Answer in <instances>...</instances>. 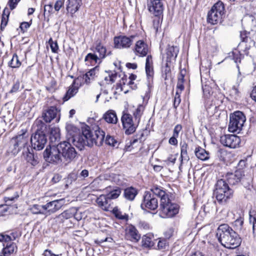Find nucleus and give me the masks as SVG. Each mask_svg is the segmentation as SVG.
<instances>
[{"label":"nucleus","instance_id":"nucleus-1","mask_svg":"<svg viewBox=\"0 0 256 256\" xmlns=\"http://www.w3.org/2000/svg\"><path fill=\"white\" fill-rule=\"evenodd\" d=\"M216 236L222 245L227 248H237L242 243L240 236L226 224L219 226L216 230Z\"/></svg>","mask_w":256,"mask_h":256},{"label":"nucleus","instance_id":"nucleus-2","mask_svg":"<svg viewBox=\"0 0 256 256\" xmlns=\"http://www.w3.org/2000/svg\"><path fill=\"white\" fill-rule=\"evenodd\" d=\"M154 193L160 198V210L162 218H172L179 211V206L171 202L169 193L164 190L154 188Z\"/></svg>","mask_w":256,"mask_h":256},{"label":"nucleus","instance_id":"nucleus-3","mask_svg":"<svg viewBox=\"0 0 256 256\" xmlns=\"http://www.w3.org/2000/svg\"><path fill=\"white\" fill-rule=\"evenodd\" d=\"M66 128L70 134L72 136V142L74 146L80 150H82L85 146H89L90 129L88 126L82 128V134L76 135L73 134L72 132V131L74 132L77 130L76 128L72 124H67Z\"/></svg>","mask_w":256,"mask_h":256},{"label":"nucleus","instance_id":"nucleus-4","mask_svg":"<svg viewBox=\"0 0 256 256\" xmlns=\"http://www.w3.org/2000/svg\"><path fill=\"white\" fill-rule=\"evenodd\" d=\"M214 194L218 202L220 204H226L233 194V190L228 184L223 179L218 180L216 185Z\"/></svg>","mask_w":256,"mask_h":256},{"label":"nucleus","instance_id":"nucleus-5","mask_svg":"<svg viewBox=\"0 0 256 256\" xmlns=\"http://www.w3.org/2000/svg\"><path fill=\"white\" fill-rule=\"evenodd\" d=\"M28 139L26 136V132L16 136L10 142L8 152L14 156L16 155L22 149L25 150L28 144Z\"/></svg>","mask_w":256,"mask_h":256},{"label":"nucleus","instance_id":"nucleus-6","mask_svg":"<svg viewBox=\"0 0 256 256\" xmlns=\"http://www.w3.org/2000/svg\"><path fill=\"white\" fill-rule=\"evenodd\" d=\"M224 5L223 2L218 0L211 8L208 13L207 22L212 24H217L221 21L224 13Z\"/></svg>","mask_w":256,"mask_h":256},{"label":"nucleus","instance_id":"nucleus-7","mask_svg":"<svg viewBox=\"0 0 256 256\" xmlns=\"http://www.w3.org/2000/svg\"><path fill=\"white\" fill-rule=\"evenodd\" d=\"M158 188L161 190L164 188L160 186H154L150 188V191H147L144 192L143 196L142 202L141 204V208H147L150 210H155L158 207V200L156 198V196L158 197L154 193V189Z\"/></svg>","mask_w":256,"mask_h":256},{"label":"nucleus","instance_id":"nucleus-8","mask_svg":"<svg viewBox=\"0 0 256 256\" xmlns=\"http://www.w3.org/2000/svg\"><path fill=\"white\" fill-rule=\"evenodd\" d=\"M246 118L240 111H236L230 115L228 130L232 132L239 133L242 130Z\"/></svg>","mask_w":256,"mask_h":256},{"label":"nucleus","instance_id":"nucleus-9","mask_svg":"<svg viewBox=\"0 0 256 256\" xmlns=\"http://www.w3.org/2000/svg\"><path fill=\"white\" fill-rule=\"evenodd\" d=\"M44 158L50 163L58 164L62 162L60 150L58 148V144L46 147L43 153Z\"/></svg>","mask_w":256,"mask_h":256},{"label":"nucleus","instance_id":"nucleus-10","mask_svg":"<svg viewBox=\"0 0 256 256\" xmlns=\"http://www.w3.org/2000/svg\"><path fill=\"white\" fill-rule=\"evenodd\" d=\"M121 120L125 134L127 135L133 134L138 125V123L136 121L132 116L127 112H124Z\"/></svg>","mask_w":256,"mask_h":256},{"label":"nucleus","instance_id":"nucleus-11","mask_svg":"<svg viewBox=\"0 0 256 256\" xmlns=\"http://www.w3.org/2000/svg\"><path fill=\"white\" fill-rule=\"evenodd\" d=\"M58 148L62 157L68 162L72 161L76 156L77 152L75 148L68 142L64 141L58 143Z\"/></svg>","mask_w":256,"mask_h":256},{"label":"nucleus","instance_id":"nucleus-12","mask_svg":"<svg viewBox=\"0 0 256 256\" xmlns=\"http://www.w3.org/2000/svg\"><path fill=\"white\" fill-rule=\"evenodd\" d=\"M165 0H146L148 12L154 16H163Z\"/></svg>","mask_w":256,"mask_h":256},{"label":"nucleus","instance_id":"nucleus-13","mask_svg":"<svg viewBox=\"0 0 256 256\" xmlns=\"http://www.w3.org/2000/svg\"><path fill=\"white\" fill-rule=\"evenodd\" d=\"M48 141L47 136L44 134H34L30 138L32 148L36 150H42Z\"/></svg>","mask_w":256,"mask_h":256},{"label":"nucleus","instance_id":"nucleus-14","mask_svg":"<svg viewBox=\"0 0 256 256\" xmlns=\"http://www.w3.org/2000/svg\"><path fill=\"white\" fill-rule=\"evenodd\" d=\"M105 137L104 132L98 126L94 128V134H92L90 130V141H89V146H92L94 144L98 146L102 145Z\"/></svg>","mask_w":256,"mask_h":256},{"label":"nucleus","instance_id":"nucleus-15","mask_svg":"<svg viewBox=\"0 0 256 256\" xmlns=\"http://www.w3.org/2000/svg\"><path fill=\"white\" fill-rule=\"evenodd\" d=\"M64 199L54 200L42 206V208L45 210L44 214L50 215L58 210L64 204Z\"/></svg>","mask_w":256,"mask_h":256},{"label":"nucleus","instance_id":"nucleus-16","mask_svg":"<svg viewBox=\"0 0 256 256\" xmlns=\"http://www.w3.org/2000/svg\"><path fill=\"white\" fill-rule=\"evenodd\" d=\"M134 38V36L129 37L124 36H116L114 40V47L117 48H128L132 44Z\"/></svg>","mask_w":256,"mask_h":256},{"label":"nucleus","instance_id":"nucleus-17","mask_svg":"<svg viewBox=\"0 0 256 256\" xmlns=\"http://www.w3.org/2000/svg\"><path fill=\"white\" fill-rule=\"evenodd\" d=\"M244 172L242 169L235 171L234 173H228L226 176V181L228 185H236L243 180L244 178Z\"/></svg>","mask_w":256,"mask_h":256},{"label":"nucleus","instance_id":"nucleus-18","mask_svg":"<svg viewBox=\"0 0 256 256\" xmlns=\"http://www.w3.org/2000/svg\"><path fill=\"white\" fill-rule=\"evenodd\" d=\"M220 142L226 146L235 148L239 145L240 140V138L234 134H226L220 137Z\"/></svg>","mask_w":256,"mask_h":256},{"label":"nucleus","instance_id":"nucleus-19","mask_svg":"<svg viewBox=\"0 0 256 256\" xmlns=\"http://www.w3.org/2000/svg\"><path fill=\"white\" fill-rule=\"evenodd\" d=\"M22 154L26 162L33 166H36L39 163V158L36 154H34L33 150L28 148V144L24 150L22 151Z\"/></svg>","mask_w":256,"mask_h":256},{"label":"nucleus","instance_id":"nucleus-20","mask_svg":"<svg viewBox=\"0 0 256 256\" xmlns=\"http://www.w3.org/2000/svg\"><path fill=\"white\" fill-rule=\"evenodd\" d=\"M58 112L59 110L56 106H51L43 111L42 118L46 122H50L56 117Z\"/></svg>","mask_w":256,"mask_h":256},{"label":"nucleus","instance_id":"nucleus-21","mask_svg":"<svg viewBox=\"0 0 256 256\" xmlns=\"http://www.w3.org/2000/svg\"><path fill=\"white\" fill-rule=\"evenodd\" d=\"M99 72V67L96 66L94 68L90 70L85 74L82 75V78L84 80V84H90L92 81L95 80Z\"/></svg>","mask_w":256,"mask_h":256},{"label":"nucleus","instance_id":"nucleus-22","mask_svg":"<svg viewBox=\"0 0 256 256\" xmlns=\"http://www.w3.org/2000/svg\"><path fill=\"white\" fill-rule=\"evenodd\" d=\"M126 236L132 242H137L140 238V235L139 234L137 229L133 226H128L126 230Z\"/></svg>","mask_w":256,"mask_h":256},{"label":"nucleus","instance_id":"nucleus-23","mask_svg":"<svg viewBox=\"0 0 256 256\" xmlns=\"http://www.w3.org/2000/svg\"><path fill=\"white\" fill-rule=\"evenodd\" d=\"M96 203L102 210L108 211L110 206V200L106 195L102 194L96 199Z\"/></svg>","mask_w":256,"mask_h":256},{"label":"nucleus","instance_id":"nucleus-24","mask_svg":"<svg viewBox=\"0 0 256 256\" xmlns=\"http://www.w3.org/2000/svg\"><path fill=\"white\" fill-rule=\"evenodd\" d=\"M82 4V0H68L66 10L72 14H74L79 10Z\"/></svg>","mask_w":256,"mask_h":256},{"label":"nucleus","instance_id":"nucleus-25","mask_svg":"<svg viewBox=\"0 0 256 256\" xmlns=\"http://www.w3.org/2000/svg\"><path fill=\"white\" fill-rule=\"evenodd\" d=\"M135 50L140 56H146L148 52V45L143 40H138L136 44Z\"/></svg>","mask_w":256,"mask_h":256},{"label":"nucleus","instance_id":"nucleus-26","mask_svg":"<svg viewBox=\"0 0 256 256\" xmlns=\"http://www.w3.org/2000/svg\"><path fill=\"white\" fill-rule=\"evenodd\" d=\"M95 49L96 52L98 54V57L100 60L104 58L106 56L112 54L111 51L107 52L106 48L101 44L100 42L96 43Z\"/></svg>","mask_w":256,"mask_h":256},{"label":"nucleus","instance_id":"nucleus-27","mask_svg":"<svg viewBox=\"0 0 256 256\" xmlns=\"http://www.w3.org/2000/svg\"><path fill=\"white\" fill-rule=\"evenodd\" d=\"M180 165L182 164L184 161L188 162L190 160V157L188 154V144L185 142H181L180 144Z\"/></svg>","mask_w":256,"mask_h":256},{"label":"nucleus","instance_id":"nucleus-28","mask_svg":"<svg viewBox=\"0 0 256 256\" xmlns=\"http://www.w3.org/2000/svg\"><path fill=\"white\" fill-rule=\"evenodd\" d=\"M138 194V191L137 189L130 186L124 190V196L126 200L130 201H132L134 200Z\"/></svg>","mask_w":256,"mask_h":256},{"label":"nucleus","instance_id":"nucleus-29","mask_svg":"<svg viewBox=\"0 0 256 256\" xmlns=\"http://www.w3.org/2000/svg\"><path fill=\"white\" fill-rule=\"evenodd\" d=\"M146 72L148 78H152L154 75L153 62L150 55L147 56L146 62Z\"/></svg>","mask_w":256,"mask_h":256},{"label":"nucleus","instance_id":"nucleus-30","mask_svg":"<svg viewBox=\"0 0 256 256\" xmlns=\"http://www.w3.org/2000/svg\"><path fill=\"white\" fill-rule=\"evenodd\" d=\"M60 132L59 128H52L50 132V142L52 145L56 146L60 143Z\"/></svg>","mask_w":256,"mask_h":256},{"label":"nucleus","instance_id":"nucleus-31","mask_svg":"<svg viewBox=\"0 0 256 256\" xmlns=\"http://www.w3.org/2000/svg\"><path fill=\"white\" fill-rule=\"evenodd\" d=\"M104 120L109 124H116L118 122L116 113L112 110H108L103 116Z\"/></svg>","mask_w":256,"mask_h":256},{"label":"nucleus","instance_id":"nucleus-32","mask_svg":"<svg viewBox=\"0 0 256 256\" xmlns=\"http://www.w3.org/2000/svg\"><path fill=\"white\" fill-rule=\"evenodd\" d=\"M242 22L246 26L252 30L256 26V20L254 17L252 15L246 16L242 20Z\"/></svg>","mask_w":256,"mask_h":256},{"label":"nucleus","instance_id":"nucleus-33","mask_svg":"<svg viewBox=\"0 0 256 256\" xmlns=\"http://www.w3.org/2000/svg\"><path fill=\"white\" fill-rule=\"evenodd\" d=\"M194 153L196 156L202 160H206L210 158L208 152L200 147L196 148L195 149Z\"/></svg>","mask_w":256,"mask_h":256},{"label":"nucleus","instance_id":"nucleus-34","mask_svg":"<svg viewBox=\"0 0 256 256\" xmlns=\"http://www.w3.org/2000/svg\"><path fill=\"white\" fill-rule=\"evenodd\" d=\"M16 250L17 246L15 243L12 242L10 244H7L3 248L2 252L4 256H9L12 254L16 253Z\"/></svg>","mask_w":256,"mask_h":256},{"label":"nucleus","instance_id":"nucleus-35","mask_svg":"<svg viewBox=\"0 0 256 256\" xmlns=\"http://www.w3.org/2000/svg\"><path fill=\"white\" fill-rule=\"evenodd\" d=\"M186 73V70H181L178 76V82L176 84V90L179 91V92H180V93L184 88V77Z\"/></svg>","mask_w":256,"mask_h":256},{"label":"nucleus","instance_id":"nucleus-36","mask_svg":"<svg viewBox=\"0 0 256 256\" xmlns=\"http://www.w3.org/2000/svg\"><path fill=\"white\" fill-rule=\"evenodd\" d=\"M34 124L36 127L35 133L46 134V125L42 120H36Z\"/></svg>","mask_w":256,"mask_h":256},{"label":"nucleus","instance_id":"nucleus-37","mask_svg":"<svg viewBox=\"0 0 256 256\" xmlns=\"http://www.w3.org/2000/svg\"><path fill=\"white\" fill-rule=\"evenodd\" d=\"M250 223L252 224V234L254 238L256 239V212L254 210L249 212Z\"/></svg>","mask_w":256,"mask_h":256},{"label":"nucleus","instance_id":"nucleus-38","mask_svg":"<svg viewBox=\"0 0 256 256\" xmlns=\"http://www.w3.org/2000/svg\"><path fill=\"white\" fill-rule=\"evenodd\" d=\"M75 81L72 83V86L67 90L66 94L63 98L64 101L68 100L70 98L74 96L78 92V88L74 86Z\"/></svg>","mask_w":256,"mask_h":256},{"label":"nucleus","instance_id":"nucleus-39","mask_svg":"<svg viewBox=\"0 0 256 256\" xmlns=\"http://www.w3.org/2000/svg\"><path fill=\"white\" fill-rule=\"evenodd\" d=\"M178 52V48L174 46H168L166 50V55L168 58H176L177 57Z\"/></svg>","mask_w":256,"mask_h":256},{"label":"nucleus","instance_id":"nucleus-40","mask_svg":"<svg viewBox=\"0 0 256 256\" xmlns=\"http://www.w3.org/2000/svg\"><path fill=\"white\" fill-rule=\"evenodd\" d=\"M54 10H53V6L52 4H46L44 6V20H46L47 22L49 21L50 16L54 13Z\"/></svg>","mask_w":256,"mask_h":256},{"label":"nucleus","instance_id":"nucleus-41","mask_svg":"<svg viewBox=\"0 0 256 256\" xmlns=\"http://www.w3.org/2000/svg\"><path fill=\"white\" fill-rule=\"evenodd\" d=\"M8 65L12 68H18L20 66L21 62L16 54H13L12 58L8 63Z\"/></svg>","mask_w":256,"mask_h":256},{"label":"nucleus","instance_id":"nucleus-42","mask_svg":"<svg viewBox=\"0 0 256 256\" xmlns=\"http://www.w3.org/2000/svg\"><path fill=\"white\" fill-rule=\"evenodd\" d=\"M248 34L246 31L241 32L240 34V39L242 42H248L250 44L249 46L254 44V42L251 40L250 38L248 36Z\"/></svg>","mask_w":256,"mask_h":256},{"label":"nucleus","instance_id":"nucleus-43","mask_svg":"<svg viewBox=\"0 0 256 256\" xmlns=\"http://www.w3.org/2000/svg\"><path fill=\"white\" fill-rule=\"evenodd\" d=\"M154 242L150 236H144L142 238V244L145 248L152 247L154 246Z\"/></svg>","mask_w":256,"mask_h":256},{"label":"nucleus","instance_id":"nucleus-44","mask_svg":"<svg viewBox=\"0 0 256 256\" xmlns=\"http://www.w3.org/2000/svg\"><path fill=\"white\" fill-rule=\"evenodd\" d=\"M121 193V189L120 188H116L112 190L106 196L110 200L112 199H116L118 197Z\"/></svg>","mask_w":256,"mask_h":256},{"label":"nucleus","instance_id":"nucleus-45","mask_svg":"<svg viewBox=\"0 0 256 256\" xmlns=\"http://www.w3.org/2000/svg\"><path fill=\"white\" fill-rule=\"evenodd\" d=\"M144 110V108L142 106H139L136 110L134 112L133 115L134 116V119L136 120L137 122L139 124L140 117L142 114V112Z\"/></svg>","mask_w":256,"mask_h":256},{"label":"nucleus","instance_id":"nucleus-46","mask_svg":"<svg viewBox=\"0 0 256 256\" xmlns=\"http://www.w3.org/2000/svg\"><path fill=\"white\" fill-rule=\"evenodd\" d=\"M112 213L114 215V216L122 220H128V216L126 214H122V212L118 208H114L112 210Z\"/></svg>","mask_w":256,"mask_h":256},{"label":"nucleus","instance_id":"nucleus-47","mask_svg":"<svg viewBox=\"0 0 256 256\" xmlns=\"http://www.w3.org/2000/svg\"><path fill=\"white\" fill-rule=\"evenodd\" d=\"M244 224V218L240 216L236 218L232 223V225L236 230H241Z\"/></svg>","mask_w":256,"mask_h":256},{"label":"nucleus","instance_id":"nucleus-48","mask_svg":"<svg viewBox=\"0 0 256 256\" xmlns=\"http://www.w3.org/2000/svg\"><path fill=\"white\" fill-rule=\"evenodd\" d=\"M74 216V213L70 210H64L63 212L58 215V218L62 220H67L72 218Z\"/></svg>","mask_w":256,"mask_h":256},{"label":"nucleus","instance_id":"nucleus-49","mask_svg":"<svg viewBox=\"0 0 256 256\" xmlns=\"http://www.w3.org/2000/svg\"><path fill=\"white\" fill-rule=\"evenodd\" d=\"M155 18L153 20V27L156 32L158 31V28L160 26V23L162 21V16H154Z\"/></svg>","mask_w":256,"mask_h":256},{"label":"nucleus","instance_id":"nucleus-50","mask_svg":"<svg viewBox=\"0 0 256 256\" xmlns=\"http://www.w3.org/2000/svg\"><path fill=\"white\" fill-rule=\"evenodd\" d=\"M42 206L34 204L30 208L31 212L34 214H44V212L42 211Z\"/></svg>","mask_w":256,"mask_h":256},{"label":"nucleus","instance_id":"nucleus-51","mask_svg":"<svg viewBox=\"0 0 256 256\" xmlns=\"http://www.w3.org/2000/svg\"><path fill=\"white\" fill-rule=\"evenodd\" d=\"M48 44L50 45L52 52L54 53H58V46L57 42H54L52 40V38H50L48 40Z\"/></svg>","mask_w":256,"mask_h":256},{"label":"nucleus","instance_id":"nucleus-52","mask_svg":"<svg viewBox=\"0 0 256 256\" xmlns=\"http://www.w3.org/2000/svg\"><path fill=\"white\" fill-rule=\"evenodd\" d=\"M180 92H179V91L176 90L174 98V107L175 108H176L177 107L179 106V104L181 102V98H180Z\"/></svg>","mask_w":256,"mask_h":256},{"label":"nucleus","instance_id":"nucleus-53","mask_svg":"<svg viewBox=\"0 0 256 256\" xmlns=\"http://www.w3.org/2000/svg\"><path fill=\"white\" fill-rule=\"evenodd\" d=\"M243 57L244 56L239 52H232V59L236 64L240 63Z\"/></svg>","mask_w":256,"mask_h":256},{"label":"nucleus","instance_id":"nucleus-54","mask_svg":"<svg viewBox=\"0 0 256 256\" xmlns=\"http://www.w3.org/2000/svg\"><path fill=\"white\" fill-rule=\"evenodd\" d=\"M6 10L5 9L4 11V14L2 15V21H1V24H0V30H3L4 28L8 24V14L6 15V18H5V12H6Z\"/></svg>","mask_w":256,"mask_h":256},{"label":"nucleus","instance_id":"nucleus-55","mask_svg":"<svg viewBox=\"0 0 256 256\" xmlns=\"http://www.w3.org/2000/svg\"><path fill=\"white\" fill-rule=\"evenodd\" d=\"M89 60H92L96 62H97L98 60L100 59H99L98 55L94 54H92V53H89L85 57L84 60L86 62H87Z\"/></svg>","mask_w":256,"mask_h":256},{"label":"nucleus","instance_id":"nucleus-56","mask_svg":"<svg viewBox=\"0 0 256 256\" xmlns=\"http://www.w3.org/2000/svg\"><path fill=\"white\" fill-rule=\"evenodd\" d=\"M20 1V0H8L7 4L9 6L10 9L12 10L16 7Z\"/></svg>","mask_w":256,"mask_h":256},{"label":"nucleus","instance_id":"nucleus-57","mask_svg":"<svg viewBox=\"0 0 256 256\" xmlns=\"http://www.w3.org/2000/svg\"><path fill=\"white\" fill-rule=\"evenodd\" d=\"M105 142L108 145L114 146V144L116 143V141L113 137L108 135L106 136Z\"/></svg>","mask_w":256,"mask_h":256},{"label":"nucleus","instance_id":"nucleus-58","mask_svg":"<svg viewBox=\"0 0 256 256\" xmlns=\"http://www.w3.org/2000/svg\"><path fill=\"white\" fill-rule=\"evenodd\" d=\"M20 86V82L19 80H17L13 84L12 87L9 92L12 94L18 92L19 90Z\"/></svg>","mask_w":256,"mask_h":256},{"label":"nucleus","instance_id":"nucleus-59","mask_svg":"<svg viewBox=\"0 0 256 256\" xmlns=\"http://www.w3.org/2000/svg\"><path fill=\"white\" fill-rule=\"evenodd\" d=\"M56 82L55 80H52L50 86H46V90L50 92H53L55 91Z\"/></svg>","mask_w":256,"mask_h":256},{"label":"nucleus","instance_id":"nucleus-60","mask_svg":"<svg viewBox=\"0 0 256 256\" xmlns=\"http://www.w3.org/2000/svg\"><path fill=\"white\" fill-rule=\"evenodd\" d=\"M64 0H58L56 1L54 5V9L55 11L58 12L60 8L64 6Z\"/></svg>","mask_w":256,"mask_h":256},{"label":"nucleus","instance_id":"nucleus-61","mask_svg":"<svg viewBox=\"0 0 256 256\" xmlns=\"http://www.w3.org/2000/svg\"><path fill=\"white\" fill-rule=\"evenodd\" d=\"M182 130V126L180 124H176L173 131V136L178 137L179 133Z\"/></svg>","mask_w":256,"mask_h":256},{"label":"nucleus","instance_id":"nucleus-62","mask_svg":"<svg viewBox=\"0 0 256 256\" xmlns=\"http://www.w3.org/2000/svg\"><path fill=\"white\" fill-rule=\"evenodd\" d=\"M117 77L116 72H111V74H109L108 78H109V82L108 84H112L114 83L116 81V79Z\"/></svg>","mask_w":256,"mask_h":256},{"label":"nucleus","instance_id":"nucleus-63","mask_svg":"<svg viewBox=\"0 0 256 256\" xmlns=\"http://www.w3.org/2000/svg\"><path fill=\"white\" fill-rule=\"evenodd\" d=\"M166 246V242L165 240H160L158 242V247L159 250H162Z\"/></svg>","mask_w":256,"mask_h":256},{"label":"nucleus","instance_id":"nucleus-64","mask_svg":"<svg viewBox=\"0 0 256 256\" xmlns=\"http://www.w3.org/2000/svg\"><path fill=\"white\" fill-rule=\"evenodd\" d=\"M30 24L28 22H22L21 23L20 28L23 32H24L30 26Z\"/></svg>","mask_w":256,"mask_h":256}]
</instances>
